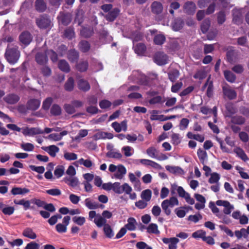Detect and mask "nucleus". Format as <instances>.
<instances>
[{
    "instance_id": "nucleus-1",
    "label": "nucleus",
    "mask_w": 249,
    "mask_h": 249,
    "mask_svg": "<svg viewBox=\"0 0 249 249\" xmlns=\"http://www.w3.org/2000/svg\"><path fill=\"white\" fill-rule=\"evenodd\" d=\"M112 190L118 194L125 193L128 195L129 198L132 200H135L137 197V195L135 193H132V187L127 183H124L122 185H120L119 182H115L112 184Z\"/></svg>"
},
{
    "instance_id": "nucleus-2",
    "label": "nucleus",
    "mask_w": 249,
    "mask_h": 249,
    "mask_svg": "<svg viewBox=\"0 0 249 249\" xmlns=\"http://www.w3.org/2000/svg\"><path fill=\"white\" fill-rule=\"evenodd\" d=\"M5 57L7 61L14 64L17 63L20 57V52L17 46L8 45L6 49Z\"/></svg>"
},
{
    "instance_id": "nucleus-3",
    "label": "nucleus",
    "mask_w": 249,
    "mask_h": 249,
    "mask_svg": "<svg viewBox=\"0 0 249 249\" xmlns=\"http://www.w3.org/2000/svg\"><path fill=\"white\" fill-rule=\"evenodd\" d=\"M179 205L178 200L177 197L172 196L169 199L163 200L161 204V206L164 213L167 215H169L171 213V208Z\"/></svg>"
},
{
    "instance_id": "nucleus-4",
    "label": "nucleus",
    "mask_w": 249,
    "mask_h": 249,
    "mask_svg": "<svg viewBox=\"0 0 249 249\" xmlns=\"http://www.w3.org/2000/svg\"><path fill=\"white\" fill-rule=\"evenodd\" d=\"M108 170L110 172L114 173L113 177L115 178L119 179L123 178L126 173V169L122 164L116 166L111 164L109 166Z\"/></svg>"
},
{
    "instance_id": "nucleus-5",
    "label": "nucleus",
    "mask_w": 249,
    "mask_h": 249,
    "mask_svg": "<svg viewBox=\"0 0 249 249\" xmlns=\"http://www.w3.org/2000/svg\"><path fill=\"white\" fill-rule=\"evenodd\" d=\"M36 23L40 28L45 29L51 25L50 19L45 15H43L36 19Z\"/></svg>"
},
{
    "instance_id": "nucleus-6",
    "label": "nucleus",
    "mask_w": 249,
    "mask_h": 249,
    "mask_svg": "<svg viewBox=\"0 0 249 249\" xmlns=\"http://www.w3.org/2000/svg\"><path fill=\"white\" fill-rule=\"evenodd\" d=\"M216 204L217 206H223L224 209L223 213L226 214H229L231 213V211L234 209L233 205L227 200H218L216 201Z\"/></svg>"
},
{
    "instance_id": "nucleus-7",
    "label": "nucleus",
    "mask_w": 249,
    "mask_h": 249,
    "mask_svg": "<svg viewBox=\"0 0 249 249\" xmlns=\"http://www.w3.org/2000/svg\"><path fill=\"white\" fill-rule=\"evenodd\" d=\"M168 56L163 52L157 53L154 56V61L159 65H163L167 63Z\"/></svg>"
},
{
    "instance_id": "nucleus-8",
    "label": "nucleus",
    "mask_w": 249,
    "mask_h": 249,
    "mask_svg": "<svg viewBox=\"0 0 249 249\" xmlns=\"http://www.w3.org/2000/svg\"><path fill=\"white\" fill-rule=\"evenodd\" d=\"M211 75L208 78L207 81L202 87V90H204L207 88L206 94L208 97H211L213 95V85L212 81L210 80Z\"/></svg>"
},
{
    "instance_id": "nucleus-9",
    "label": "nucleus",
    "mask_w": 249,
    "mask_h": 249,
    "mask_svg": "<svg viewBox=\"0 0 249 249\" xmlns=\"http://www.w3.org/2000/svg\"><path fill=\"white\" fill-rule=\"evenodd\" d=\"M47 53L44 52H38L35 56L36 62L39 65H45L48 62Z\"/></svg>"
},
{
    "instance_id": "nucleus-10",
    "label": "nucleus",
    "mask_w": 249,
    "mask_h": 249,
    "mask_svg": "<svg viewBox=\"0 0 249 249\" xmlns=\"http://www.w3.org/2000/svg\"><path fill=\"white\" fill-rule=\"evenodd\" d=\"M21 43L25 45L29 44L32 40L33 37L28 32H22L19 36Z\"/></svg>"
},
{
    "instance_id": "nucleus-11",
    "label": "nucleus",
    "mask_w": 249,
    "mask_h": 249,
    "mask_svg": "<svg viewBox=\"0 0 249 249\" xmlns=\"http://www.w3.org/2000/svg\"><path fill=\"white\" fill-rule=\"evenodd\" d=\"M163 5L162 3L158 1H154L151 5V12L156 15L161 14L163 11Z\"/></svg>"
},
{
    "instance_id": "nucleus-12",
    "label": "nucleus",
    "mask_w": 249,
    "mask_h": 249,
    "mask_svg": "<svg viewBox=\"0 0 249 249\" xmlns=\"http://www.w3.org/2000/svg\"><path fill=\"white\" fill-rule=\"evenodd\" d=\"M184 11L189 15L194 14L196 10V4L192 1H187L183 6Z\"/></svg>"
},
{
    "instance_id": "nucleus-13",
    "label": "nucleus",
    "mask_w": 249,
    "mask_h": 249,
    "mask_svg": "<svg viewBox=\"0 0 249 249\" xmlns=\"http://www.w3.org/2000/svg\"><path fill=\"white\" fill-rule=\"evenodd\" d=\"M111 126L117 132H120L121 131H126L127 130L126 121H123L121 123H118L116 122H114L112 124Z\"/></svg>"
},
{
    "instance_id": "nucleus-14",
    "label": "nucleus",
    "mask_w": 249,
    "mask_h": 249,
    "mask_svg": "<svg viewBox=\"0 0 249 249\" xmlns=\"http://www.w3.org/2000/svg\"><path fill=\"white\" fill-rule=\"evenodd\" d=\"M59 20L64 25H68L71 21V16L70 13H60L58 17Z\"/></svg>"
},
{
    "instance_id": "nucleus-15",
    "label": "nucleus",
    "mask_w": 249,
    "mask_h": 249,
    "mask_svg": "<svg viewBox=\"0 0 249 249\" xmlns=\"http://www.w3.org/2000/svg\"><path fill=\"white\" fill-rule=\"evenodd\" d=\"M113 137V135L111 133L105 132L103 131H99L95 134L93 138L95 140L99 139H111Z\"/></svg>"
},
{
    "instance_id": "nucleus-16",
    "label": "nucleus",
    "mask_w": 249,
    "mask_h": 249,
    "mask_svg": "<svg viewBox=\"0 0 249 249\" xmlns=\"http://www.w3.org/2000/svg\"><path fill=\"white\" fill-rule=\"evenodd\" d=\"M78 89L84 92H87L90 89V86L89 83L84 79H80L77 82Z\"/></svg>"
},
{
    "instance_id": "nucleus-17",
    "label": "nucleus",
    "mask_w": 249,
    "mask_h": 249,
    "mask_svg": "<svg viewBox=\"0 0 249 249\" xmlns=\"http://www.w3.org/2000/svg\"><path fill=\"white\" fill-rule=\"evenodd\" d=\"M233 22L236 24H240L242 22V15L240 10L234 9L232 11Z\"/></svg>"
},
{
    "instance_id": "nucleus-18",
    "label": "nucleus",
    "mask_w": 249,
    "mask_h": 249,
    "mask_svg": "<svg viewBox=\"0 0 249 249\" xmlns=\"http://www.w3.org/2000/svg\"><path fill=\"white\" fill-rule=\"evenodd\" d=\"M64 181L68 185L74 188L79 184V181L77 178L69 177H65L63 179Z\"/></svg>"
},
{
    "instance_id": "nucleus-19",
    "label": "nucleus",
    "mask_w": 249,
    "mask_h": 249,
    "mask_svg": "<svg viewBox=\"0 0 249 249\" xmlns=\"http://www.w3.org/2000/svg\"><path fill=\"white\" fill-rule=\"evenodd\" d=\"M42 148L46 152L48 153L50 156L54 157L56 153L59 151V148L54 145H50L47 147H43Z\"/></svg>"
},
{
    "instance_id": "nucleus-20",
    "label": "nucleus",
    "mask_w": 249,
    "mask_h": 249,
    "mask_svg": "<svg viewBox=\"0 0 249 249\" xmlns=\"http://www.w3.org/2000/svg\"><path fill=\"white\" fill-rule=\"evenodd\" d=\"M118 8H114L107 14L105 17L109 21H113L117 17L119 13Z\"/></svg>"
},
{
    "instance_id": "nucleus-21",
    "label": "nucleus",
    "mask_w": 249,
    "mask_h": 249,
    "mask_svg": "<svg viewBox=\"0 0 249 249\" xmlns=\"http://www.w3.org/2000/svg\"><path fill=\"white\" fill-rule=\"evenodd\" d=\"M13 195H24L30 192V190L26 188L14 187L11 190Z\"/></svg>"
},
{
    "instance_id": "nucleus-22",
    "label": "nucleus",
    "mask_w": 249,
    "mask_h": 249,
    "mask_svg": "<svg viewBox=\"0 0 249 249\" xmlns=\"http://www.w3.org/2000/svg\"><path fill=\"white\" fill-rule=\"evenodd\" d=\"M165 168L167 171L173 174L181 175H183L184 173L183 170L178 166L167 165L165 166Z\"/></svg>"
},
{
    "instance_id": "nucleus-23",
    "label": "nucleus",
    "mask_w": 249,
    "mask_h": 249,
    "mask_svg": "<svg viewBox=\"0 0 249 249\" xmlns=\"http://www.w3.org/2000/svg\"><path fill=\"white\" fill-rule=\"evenodd\" d=\"M76 69L80 71H86L89 67L88 62L87 60H81L79 63L76 65Z\"/></svg>"
},
{
    "instance_id": "nucleus-24",
    "label": "nucleus",
    "mask_w": 249,
    "mask_h": 249,
    "mask_svg": "<svg viewBox=\"0 0 249 249\" xmlns=\"http://www.w3.org/2000/svg\"><path fill=\"white\" fill-rule=\"evenodd\" d=\"M19 99V97L14 94H9L4 98V100L9 104H16L18 101Z\"/></svg>"
},
{
    "instance_id": "nucleus-25",
    "label": "nucleus",
    "mask_w": 249,
    "mask_h": 249,
    "mask_svg": "<svg viewBox=\"0 0 249 249\" xmlns=\"http://www.w3.org/2000/svg\"><path fill=\"white\" fill-rule=\"evenodd\" d=\"M40 102L37 99H31L27 103V108L29 109L35 110L39 107Z\"/></svg>"
},
{
    "instance_id": "nucleus-26",
    "label": "nucleus",
    "mask_w": 249,
    "mask_h": 249,
    "mask_svg": "<svg viewBox=\"0 0 249 249\" xmlns=\"http://www.w3.org/2000/svg\"><path fill=\"white\" fill-rule=\"evenodd\" d=\"M22 235L31 239H35L37 237L36 233L30 228H25L23 231Z\"/></svg>"
},
{
    "instance_id": "nucleus-27",
    "label": "nucleus",
    "mask_w": 249,
    "mask_h": 249,
    "mask_svg": "<svg viewBox=\"0 0 249 249\" xmlns=\"http://www.w3.org/2000/svg\"><path fill=\"white\" fill-rule=\"evenodd\" d=\"M223 91L224 95L229 99H233L236 97V92L231 89L224 87Z\"/></svg>"
},
{
    "instance_id": "nucleus-28",
    "label": "nucleus",
    "mask_w": 249,
    "mask_h": 249,
    "mask_svg": "<svg viewBox=\"0 0 249 249\" xmlns=\"http://www.w3.org/2000/svg\"><path fill=\"white\" fill-rule=\"evenodd\" d=\"M35 8L37 11L43 12L46 9V4L43 0H36L35 2Z\"/></svg>"
},
{
    "instance_id": "nucleus-29",
    "label": "nucleus",
    "mask_w": 249,
    "mask_h": 249,
    "mask_svg": "<svg viewBox=\"0 0 249 249\" xmlns=\"http://www.w3.org/2000/svg\"><path fill=\"white\" fill-rule=\"evenodd\" d=\"M134 49L136 53L139 55H143L146 51V47L144 44L139 43L134 46Z\"/></svg>"
},
{
    "instance_id": "nucleus-30",
    "label": "nucleus",
    "mask_w": 249,
    "mask_h": 249,
    "mask_svg": "<svg viewBox=\"0 0 249 249\" xmlns=\"http://www.w3.org/2000/svg\"><path fill=\"white\" fill-rule=\"evenodd\" d=\"M172 189L173 190L172 191V193H174L173 191L175 190H177L179 196L181 197L184 198L188 194V193H187L182 187L178 186L176 184H173L172 185Z\"/></svg>"
},
{
    "instance_id": "nucleus-31",
    "label": "nucleus",
    "mask_w": 249,
    "mask_h": 249,
    "mask_svg": "<svg viewBox=\"0 0 249 249\" xmlns=\"http://www.w3.org/2000/svg\"><path fill=\"white\" fill-rule=\"evenodd\" d=\"M79 58V54L75 50H70L68 53V59L71 62H75L77 61Z\"/></svg>"
},
{
    "instance_id": "nucleus-32",
    "label": "nucleus",
    "mask_w": 249,
    "mask_h": 249,
    "mask_svg": "<svg viewBox=\"0 0 249 249\" xmlns=\"http://www.w3.org/2000/svg\"><path fill=\"white\" fill-rule=\"evenodd\" d=\"M44 133L42 130L39 128H27L25 131V134L30 136H33L37 134H41Z\"/></svg>"
},
{
    "instance_id": "nucleus-33",
    "label": "nucleus",
    "mask_w": 249,
    "mask_h": 249,
    "mask_svg": "<svg viewBox=\"0 0 249 249\" xmlns=\"http://www.w3.org/2000/svg\"><path fill=\"white\" fill-rule=\"evenodd\" d=\"M225 78L230 83H233L236 79V76L231 71L226 70L224 71Z\"/></svg>"
},
{
    "instance_id": "nucleus-34",
    "label": "nucleus",
    "mask_w": 249,
    "mask_h": 249,
    "mask_svg": "<svg viewBox=\"0 0 249 249\" xmlns=\"http://www.w3.org/2000/svg\"><path fill=\"white\" fill-rule=\"evenodd\" d=\"M58 67L65 72H68L70 71V67L68 63L65 60H61L58 63Z\"/></svg>"
},
{
    "instance_id": "nucleus-35",
    "label": "nucleus",
    "mask_w": 249,
    "mask_h": 249,
    "mask_svg": "<svg viewBox=\"0 0 249 249\" xmlns=\"http://www.w3.org/2000/svg\"><path fill=\"white\" fill-rule=\"evenodd\" d=\"M168 75V78L170 79V80L172 82H174L179 77V72L177 70L173 69V70H170L169 71Z\"/></svg>"
},
{
    "instance_id": "nucleus-36",
    "label": "nucleus",
    "mask_w": 249,
    "mask_h": 249,
    "mask_svg": "<svg viewBox=\"0 0 249 249\" xmlns=\"http://www.w3.org/2000/svg\"><path fill=\"white\" fill-rule=\"evenodd\" d=\"M93 34V30L92 28L84 27L80 31L81 35L85 37H89Z\"/></svg>"
},
{
    "instance_id": "nucleus-37",
    "label": "nucleus",
    "mask_w": 249,
    "mask_h": 249,
    "mask_svg": "<svg viewBox=\"0 0 249 249\" xmlns=\"http://www.w3.org/2000/svg\"><path fill=\"white\" fill-rule=\"evenodd\" d=\"M184 22L181 18L176 19L172 24V28L174 30L178 31L182 28Z\"/></svg>"
},
{
    "instance_id": "nucleus-38",
    "label": "nucleus",
    "mask_w": 249,
    "mask_h": 249,
    "mask_svg": "<svg viewBox=\"0 0 249 249\" xmlns=\"http://www.w3.org/2000/svg\"><path fill=\"white\" fill-rule=\"evenodd\" d=\"M197 154L201 162L203 164H204L205 161L207 159L208 157L206 152L205 151L203 150L201 148H199L197 150Z\"/></svg>"
},
{
    "instance_id": "nucleus-39",
    "label": "nucleus",
    "mask_w": 249,
    "mask_h": 249,
    "mask_svg": "<svg viewBox=\"0 0 249 249\" xmlns=\"http://www.w3.org/2000/svg\"><path fill=\"white\" fill-rule=\"evenodd\" d=\"M152 192L149 189H146L143 191L141 195V197L142 199L145 201L148 202L151 198Z\"/></svg>"
},
{
    "instance_id": "nucleus-40",
    "label": "nucleus",
    "mask_w": 249,
    "mask_h": 249,
    "mask_svg": "<svg viewBox=\"0 0 249 249\" xmlns=\"http://www.w3.org/2000/svg\"><path fill=\"white\" fill-rule=\"evenodd\" d=\"M234 152L242 160L246 161L248 160L247 155L244 150L240 147L234 148Z\"/></svg>"
},
{
    "instance_id": "nucleus-41",
    "label": "nucleus",
    "mask_w": 249,
    "mask_h": 249,
    "mask_svg": "<svg viewBox=\"0 0 249 249\" xmlns=\"http://www.w3.org/2000/svg\"><path fill=\"white\" fill-rule=\"evenodd\" d=\"M14 202L16 204L22 205L25 210H27L30 208V204L31 203V200H25L24 199H22L19 201L15 200Z\"/></svg>"
},
{
    "instance_id": "nucleus-42",
    "label": "nucleus",
    "mask_w": 249,
    "mask_h": 249,
    "mask_svg": "<svg viewBox=\"0 0 249 249\" xmlns=\"http://www.w3.org/2000/svg\"><path fill=\"white\" fill-rule=\"evenodd\" d=\"M127 224L125 225V229H127L129 231H133L136 228V220L133 217H130L127 220Z\"/></svg>"
},
{
    "instance_id": "nucleus-43",
    "label": "nucleus",
    "mask_w": 249,
    "mask_h": 249,
    "mask_svg": "<svg viewBox=\"0 0 249 249\" xmlns=\"http://www.w3.org/2000/svg\"><path fill=\"white\" fill-rule=\"evenodd\" d=\"M86 206L89 209H96L99 207V204L98 203L92 201L90 198H86L85 200Z\"/></svg>"
},
{
    "instance_id": "nucleus-44",
    "label": "nucleus",
    "mask_w": 249,
    "mask_h": 249,
    "mask_svg": "<svg viewBox=\"0 0 249 249\" xmlns=\"http://www.w3.org/2000/svg\"><path fill=\"white\" fill-rule=\"evenodd\" d=\"M94 222L96 224V225L99 227H101L103 226L105 227V225L107 224H106V219L103 217L102 216H101V215H98L96 218H95Z\"/></svg>"
},
{
    "instance_id": "nucleus-45",
    "label": "nucleus",
    "mask_w": 249,
    "mask_h": 249,
    "mask_svg": "<svg viewBox=\"0 0 249 249\" xmlns=\"http://www.w3.org/2000/svg\"><path fill=\"white\" fill-rule=\"evenodd\" d=\"M165 41V37L163 35L158 34L155 36L154 42L156 45H161Z\"/></svg>"
},
{
    "instance_id": "nucleus-46",
    "label": "nucleus",
    "mask_w": 249,
    "mask_h": 249,
    "mask_svg": "<svg viewBox=\"0 0 249 249\" xmlns=\"http://www.w3.org/2000/svg\"><path fill=\"white\" fill-rule=\"evenodd\" d=\"M66 90L68 91H72L74 88V79L72 77H70L64 85Z\"/></svg>"
},
{
    "instance_id": "nucleus-47",
    "label": "nucleus",
    "mask_w": 249,
    "mask_h": 249,
    "mask_svg": "<svg viewBox=\"0 0 249 249\" xmlns=\"http://www.w3.org/2000/svg\"><path fill=\"white\" fill-rule=\"evenodd\" d=\"M177 117L176 115H171L167 117H164L163 115H160L157 116L152 115L151 116V120H160L162 121H166L168 120H170L172 119L176 118Z\"/></svg>"
},
{
    "instance_id": "nucleus-48",
    "label": "nucleus",
    "mask_w": 249,
    "mask_h": 249,
    "mask_svg": "<svg viewBox=\"0 0 249 249\" xmlns=\"http://www.w3.org/2000/svg\"><path fill=\"white\" fill-rule=\"evenodd\" d=\"M65 167L63 165L57 166L54 171V174L57 178L62 177L64 174Z\"/></svg>"
},
{
    "instance_id": "nucleus-49",
    "label": "nucleus",
    "mask_w": 249,
    "mask_h": 249,
    "mask_svg": "<svg viewBox=\"0 0 249 249\" xmlns=\"http://www.w3.org/2000/svg\"><path fill=\"white\" fill-rule=\"evenodd\" d=\"M231 122L233 124L241 125L245 123V119L241 116H235L231 118Z\"/></svg>"
},
{
    "instance_id": "nucleus-50",
    "label": "nucleus",
    "mask_w": 249,
    "mask_h": 249,
    "mask_svg": "<svg viewBox=\"0 0 249 249\" xmlns=\"http://www.w3.org/2000/svg\"><path fill=\"white\" fill-rule=\"evenodd\" d=\"M106 156L108 158H115L117 159H121L123 157L122 155L120 152H115L112 150L107 152L106 154Z\"/></svg>"
},
{
    "instance_id": "nucleus-51",
    "label": "nucleus",
    "mask_w": 249,
    "mask_h": 249,
    "mask_svg": "<svg viewBox=\"0 0 249 249\" xmlns=\"http://www.w3.org/2000/svg\"><path fill=\"white\" fill-rule=\"evenodd\" d=\"M104 231L106 236L107 238H112L114 235V233L110 226L108 224L105 225L104 227Z\"/></svg>"
},
{
    "instance_id": "nucleus-52",
    "label": "nucleus",
    "mask_w": 249,
    "mask_h": 249,
    "mask_svg": "<svg viewBox=\"0 0 249 249\" xmlns=\"http://www.w3.org/2000/svg\"><path fill=\"white\" fill-rule=\"evenodd\" d=\"M147 232L151 233L159 234L160 231L158 230V226L156 224L151 223L147 228Z\"/></svg>"
},
{
    "instance_id": "nucleus-53",
    "label": "nucleus",
    "mask_w": 249,
    "mask_h": 249,
    "mask_svg": "<svg viewBox=\"0 0 249 249\" xmlns=\"http://www.w3.org/2000/svg\"><path fill=\"white\" fill-rule=\"evenodd\" d=\"M83 12L82 10L78 11L76 14L74 22L80 25L83 22Z\"/></svg>"
},
{
    "instance_id": "nucleus-54",
    "label": "nucleus",
    "mask_w": 249,
    "mask_h": 249,
    "mask_svg": "<svg viewBox=\"0 0 249 249\" xmlns=\"http://www.w3.org/2000/svg\"><path fill=\"white\" fill-rule=\"evenodd\" d=\"M211 21L209 19H205L202 22L201 29L203 33H206L210 26Z\"/></svg>"
},
{
    "instance_id": "nucleus-55",
    "label": "nucleus",
    "mask_w": 249,
    "mask_h": 249,
    "mask_svg": "<svg viewBox=\"0 0 249 249\" xmlns=\"http://www.w3.org/2000/svg\"><path fill=\"white\" fill-rule=\"evenodd\" d=\"M79 47L82 52H87L89 50L90 45L88 41H82L79 43Z\"/></svg>"
},
{
    "instance_id": "nucleus-56",
    "label": "nucleus",
    "mask_w": 249,
    "mask_h": 249,
    "mask_svg": "<svg viewBox=\"0 0 249 249\" xmlns=\"http://www.w3.org/2000/svg\"><path fill=\"white\" fill-rule=\"evenodd\" d=\"M51 113L55 116L59 115L61 113V109L58 105H53L51 109Z\"/></svg>"
},
{
    "instance_id": "nucleus-57",
    "label": "nucleus",
    "mask_w": 249,
    "mask_h": 249,
    "mask_svg": "<svg viewBox=\"0 0 249 249\" xmlns=\"http://www.w3.org/2000/svg\"><path fill=\"white\" fill-rule=\"evenodd\" d=\"M157 150L154 147H150L146 150V153L148 156L153 158H157Z\"/></svg>"
},
{
    "instance_id": "nucleus-58",
    "label": "nucleus",
    "mask_w": 249,
    "mask_h": 249,
    "mask_svg": "<svg viewBox=\"0 0 249 249\" xmlns=\"http://www.w3.org/2000/svg\"><path fill=\"white\" fill-rule=\"evenodd\" d=\"M210 175L211 177L209 179V182L210 183H217L220 179L219 175L216 173H213Z\"/></svg>"
},
{
    "instance_id": "nucleus-59",
    "label": "nucleus",
    "mask_w": 249,
    "mask_h": 249,
    "mask_svg": "<svg viewBox=\"0 0 249 249\" xmlns=\"http://www.w3.org/2000/svg\"><path fill=\"white\" fill-rule=\"evenodd\" d=\"M180 7V4L178 2H172L169 6V12L173 15L174 14V10H177Z\"/></svg>"
},
{
    "instance_id": "nucleus-60",
    "label": "nucleus",
    "mask_w": 249,
    "mask_h": 249,
    "mask_svg": "<svg viewBox=\"0 0 249 249\" xmlns=\"http://www.w3.org/2000/svg\"><path fill=\"white\" fill-rule=\"evenodd\" d=\"M72 221L77 225L82 226L85 223L86 219L84 217L74 216L72 217Z\"/></svg>"
},
{
    "instance_id": "nucleus-61",
    "label": "nucleus",
    "mask_w": 249,
    "mask_h": 249,
    "mask_svg": "<svg viewBox=\"0 0 249 249\" xmlns=\"http://www.w3.org/2000/svg\"><path fill=\"white\" fill-rule=\"evenodd\" d=\"M47 56H49L53 62H56L58 59L57 53L52 50L46 51Z\"/></svg>"
},
{
    "instance_id": "nucleus-62",
    "label": "nucleus",
    "mask_w": 249,
    "mask_h": 249,
    "mask_svg": "<svg viewBox=\"0 0 249 249\" xmlns=\"http://www.w3.org/2000/svg\"><path fill=\"white\" fill-rule=\"evenodd\" d=\"M64 157L67 160H73L77 159V156L73 153L65 152L64 154Z\"/></svg>"
},
{
    "instance_id": "nucleus-63",
    "label": "nucleus",
    "mask_w": 249,
    "mask_h": 249,
    "mask_svg": "<svg viewBox=\"0 0 249 249\" xmlns=\"http://www.w3.org/2000/svg\"><path fill=\"white\" fill-rule=\"evenodd\" d=\"M206 233L205 231L200 230H198L195 232H194L192 234V237L195 238H201L203 240L205 235H206Z\"/></svg>"
},
{
    "instance_id": "nucleus-64",
    "label": "nucleus",
    "mask_w": 249,
    "mask_h": 249,
    "mask_svg": "<svg viewBox=\"0 0 249 249\" xmlns=\"http://www.w3.org/2000/svg\"><path fill=\"white\" fill-rule=\"evenodd\" d=\"M39 245L35 242H31L27 244L25 249H39Z\"/></svg>"
}]
</instances>
